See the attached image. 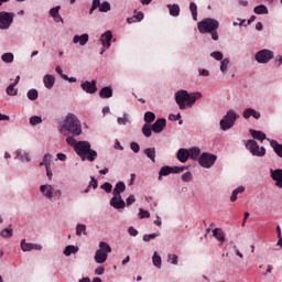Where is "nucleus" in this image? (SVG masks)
Wrapping results in <instances>:
<instances>
[{
	"label": "nucleus",
	"instance_id": "obj_1",
	"mask_svg": "<svg viewBox=\"0 0 282 282\" xmlns=\"http://www.w3.org/2000/svg\"><path fill=\"white\" fill-rule=\"evenodd\" d=\"M66 142L69 147H73L75 153L80 156V160L85 162H94L98 158V152L91 149V143L89 141H76L74 137H67Z\"/></svg>",
	"mask_w": 282,
	"mask_h": 282
},
{
	"label": "nucleus",
	"instance_id": "obj_2",
	"mask_svg": "<svg viewBox=\"0 0 282 282\" xmlns=\"http://www.w3.org/2000/svg\"><path fill=\"white\" fill-rule=\"evenodd\" d=\"M59 133L63 135H67L70 133V138H76L83 133V124H80V120L74 113H68L63 123L58 127Z\"/></svg>",
	"mask_w": 282,
	"mask_h": 282
},
{
	"label": "nucleus",
	"instance_id": "obj_3",
	"mask_svg": "<svg viewBox=\"0 0 282 282\" xmlns=\"http://www.w3.org/2000/svg\"><path fill=\"white\" fill-rule=\"evenodd\" d=\"M175 102L178 108L184 111V109H188V107H193L199 98H202V93H193L188 94L185 89H181L174 95Z\"/></svg>",
	"mask_w": 282,
	"mask_h": 282
},
{
	"label": "nucleus",
	"instance_id": "obj_4",
	"mask_svg": "<svg viewBox=\"0 0 282 282\" xmlns=\"http://www.w3.org/2000/svg\"><path fill=\"white\" fill-rule=\"evenodd\" d=\"M197 29L200 34H212L213 41H219V33L217 32L219 30V21L206 18L198 22Z\"/></svg>",
	"mask_w": 282,
	"mask_h": 282
},
{
	"label": "nucleus",
	"instance_id": "obj_5",
	"mask_svg": "<svg viewBox=\"0 0 282 282\" xmlns=\"http://www.w3.org/2000/svg\"><path fill=\"white\" fill-rule=\"evenodd\" d=\"M240 116L235 111V109H229L223 119L219 121V127L221 131H230L235 127V122L239 120Z\"/></svg>",
	"mask_w": 282,
	"mask_h": 282
},
{
	"label": "nucleus",
	"instance_id": "obj_6",
	"mask_svg": "<svg viewBox=\"0 0 282 282\" xmlns=\"http://www.w3.org/2000/svg\"><path fill=\"white\" fill-rule=\"evenodd\" d=\"M40 192L42 193L43 197H45V199H48V202H54V199H59L61 197H63V191H55L54 185L50 184L41 185Z\"/></svg>",
	"mask_w": 282,
	"mask_h": 282
},
{
	"label": "nucleus",
	"instance_id": "obj_7",
	"mask_svg": "<svg viewBox=\"0 0 282 282\" xmlns=\"http://www.w3.org/2000/svg\"><path fill=\"white\" fill-rule=\"evenodd\" d=\"M217 162V155L210 152H203L198 158V164L202 169H213Z\"/></svg>",
	"mask_w": 282,
	"mask_h": 282
},
{
	"label": "nucleus",
	"instance_id": "obj_8",
	"mask_svg": "<svg viewBox=\"0 0 282 282\" xmlns=\"http://www.w3.org/2000/svg\"><path fill=\"white\" fill-rule=\"evenodd\" d=\"M245 147L256 158H263L265 155V148L259 147V143L254 140H248Z\"/></svg>",
	"mask_w": 282,
	"mask_h": 282
},
{
	"label": "nucleus",
	"instance_id": "obj_9",
	"mask_svg": "<svg viewBox=\"0 0 282 282\" xmlns=\"http://www.w3.org/2000/svg\"><path fill=\"white\" fill-rule=\"evenodd\" d=\"M15 14L12 12L1 11L0 12V30H10V25L14 23Z\"/></svg>",
	"mask_w": 282,
	"mask_h": 282
},
{
	"label": "nucleus",
	"instance_id": "obj_10",
	"mask_svg": "<svg viewBox=\"0 0 282 282\" xmlns=\"http://www.w3.org/2000/svg\"><path fill=\"white\" fill-rule=\"evenodd\" d=\"M272 58H274V53L268 48L261 50L254 55V59L257 61V63H260L262 65L270 63Z\"/></svg>",
	"mask_w": 282,
	"mask_h": 282
},
{
	"label": "nucleus",
	"instance_id": "obj_11",
	"mask_svg": "<svg viewBox=\"0 0 282 282\" xmlns=\"http://www.w3.org/2000/svg\"><path fill=\"white\" fill-rule=\"evenodd\" d=\"M80 87L83 91H86V94H96L98 91V86H96V79H93L91 82H83Z\"/></svg>",
	"mask_w": 282,
	"mask_h": 282
},
{
	"label": "nucleus",
	"instance_id": "obj_12",
	"mask_svg": "<svg viewBox=\"0 0 282 282\" xmlns=\"http://www.w3.org/2000/svg\"><path fill=\"white\" fill-rule=\"evenodd\" d=\"M110 206H112V208H116V210H122L124 206H127V203H124L122 196L113 195L110 199Z\"/></svg>",
	"mask_w": 282,
	"mask_h": 282
},
{
	"label": "nucleus",
	"instance_id": "obj_13",
	"mask_svg": "<svg viewBox=\"0 0 282 282\" xmlns=\"http://www.w3.org/2000/svg\"><path fill=\"white\" fill-rule=\"evenodd\" d=\"M111 39H113V34L111 33V31H106L105 33H102L100 36L102 47L109 50L111 47Z\"/></svg>",
	"mask_w": 282,
	"mask_h": 282
},
{
	"label": "nucleus",
	"instance_id": "obj_14",
	"mask_svg": "<svg viewBox=\"0 0 282 282\" xmlns=\"http://www.w3.org/2000/svg\"><path fill=\"white\" fill-rule=\"evenodd\" d=\"M271 178L278 188H282V169L270 170Z\"/></svg>",
	"mask_w": 282,
	"mask_h": 282
},
{
	"label": "nucleus",
	"instance_id": "obj_15",
	"mask_svg": "<svg viewBox=\"0 0 282 282\" xmlns=\"http://www.w3.org/2000/svg\"><path fill=\"white\" fill-rule=\"evenodd\" d=\"M242 117L245 120H250V118H254V120H259L261 118V112L257 111L253 108H247L242 112Z\"/></svg>",
	"mask_w": 282,
	"mask_h": 282
},
{
	"label": "nucleus",
	"instance_id": "obj_16",
	"mask_svg": "<svg viewBox=\"0 0 282 282\" xmlns=\"http://www.w3.org/2000/svg\"><path fill=\"white\" fill-rule=\"evenodd\" d=\"M14 160H20V162H32V156L28 151H23L22 149H18L15 151Z\"/></svg>",
	"mask_w": 282,
	"mask_h": 282
},
{
	"label": "nucleus",
	"instance_id": "obj_17",
	"mask_svg": "<svg viewBox=\"0 0 282 282\" xmlns=\"http://www.w3.org/2000/svg\"><path fill=\"white\" fill-rule=\"evenodd\" d=\"M73 43L75 45H80L82 47H85L86 43H89V34L84 33L82 35H74Z\"/></svg>",
	"mask_w": 282,
	"mask_h": 282
},
{
	"label": "nucleus",
	"instance_id": "obj_18",
	"mask_svg": "<svg viewBox=\"0 0 282 282\" xmlns=\"http://www.w3.org/2000/svg\"><path fill=\"white\" fill-rule=\"evenodd\" d=\"M164 127H166V119H164V118L158 119L152 124V131L154 133H162V131H164Z\"/></svg>",
	"mask_w": 282,
	"mask_h": 282
},
{
	"label": "nucleus",
	"instance_id": "obj_19",
	"mask_svg": "<svg viewBox=\"0 0 282 282\" xmlns=\"http://www.w3.org/2000/svg\"><path fill=\"white\" fill-rule=\"evenodd\" d=\"M176 158L178 162H182V164H185V162H188V158H189L188 150L184 148L178 149L176 153Z\"/></svg>",
	"mask_w": 282,
	"mask_h": 282
},
{
	"label": "nucleus",
	"instance_id": "obj_20",
	"mask_svg": "<svg viewBox=\"0 0 282 282\" xmlns=\"http://www.w3.org/2000/svg\"><path fill=\"white\" fill-rule=\"evenodd\" d=\"M124 191H127V185L124 184V182L119 181L115 185L112 195L122 196V193H124Z\"/></svg>",
	"mask_w": 282,
	"mask_h": 282
},
{
	"label": "nucleus",
	"instance_id": "obj_21",
	"mask_svg": "<svg viewBox=\"0 0 282 282\" xmlns=\"http://www.w3.org/2000/svg\"><path fill=\"white\" fill-rule=\"evenodd\" d=\"M268 141L270 142V145L272 147L278 158H282V144H280L279 141L272 139H268Z\"/></svg>",
	"mask_w": 282,
	"mask_h": 282
},
{
	"label": "nucleus",
	"instance_id": "obj_22",
	"mask_svg": "<svg viewBox=\"0 0 282 282\" xmlns=\"http://www.w3.org/2000/svg\"><path fill=\"white\" fill-rule=\"evenodd\" d=\"M43 83L46 89H52V87H54V84L56 83V78L54 77V75H45L43 77Z\"/></svg>",
	"mask_w": 282,
	"mask_h": 282
},
{
	"label": "nucleus",
	"instance_id": "obj_23",
	"mask_svg": "<svg viewBox=\"0 0 282 282\" xmlns=\"http://www.w3.org/2000/svg\"><path fill=\"white\" fill-rule=\"evenodd\" d=\"M187 151H188V155H189L191 160L199 161V155L202 154V149H199L197 147H193V148L188 149Z\"/></svg>",
	"mask_w": 282,
	"mask_h": 282
},
{
	"label": "nucleus",
	"instance_id": "obj_24",
	"mask_svg": "<svg viewBox=\"0 0 282 282\" xmlns=\"http://www.w3.org/2000/svg\"><path fill=\"white\" fill-rule=\"evenodd\" d=\"M108 253L100 251L99 249L95 252V261L97 263H105L107 261Z\"/></svg>",
	"mask_w": 282,
	"mask_h": 282
},
{
	"label": "nucleus",
	"instance_id": "obj_25",
	"mask_svg": "<svg viewBox=\"0 0 282 282\" xmlns=\"http://www.w3.org/2000/svg\"><path fill=\"white\" fill-rule=\"evenodd\" d=\"M117 123L119 126L131 124V115H129L128 112H123L122 117L117 118Z\"/></svg>",
	"mask_w": 282,
	"mask_h": 282
},
{
	"label": "nucleus",
	"instance_id": "obj_26",
	"mask_svg": "<svg viewBox=\"0 0 282 282\" xmlns=\"http://www.w3.org/2000/svg\"><path fill=\"white\" fill-rule=\"evenodd\" d=\"M213 237H215L217 241H226V234H224V230L221 228H215L213 230Z\"/></svg>",
	"mask_w": 282,
	"mask_h": 282
},
{
	"label": "nucleus",
	"instance_id": "obj_27",
	"mask_svg": "<svg viewBox=\"0 0 282 282\" xmlns=\"http://www.w3.org/2000/svg\"><path fill=\"white\" fill-rule=\"evenodd\" d=\"M99 96L100 98H111L113 96V89H111L109 86H106L100 89Z\"/></svg>",
	"mask_w": 282,
	"mask_h": 282
},
{
	"label": "nucleus",
	"instance_id": "obj_28",
	"mask_svg": "<svg viewBox=\"0 0 282 282\" xmlns=\"http://www.w3.org/2000/svg\"><path fill=\"white\" fill-rule=\"evenodd\" d=\"M59 10H61V7H55L50 10V14H51V17H53V19H54V21H56V23H61V21H63L61 13H58Z\"/></svg>",
	"mask_w": 282,
	"mask_h": 282
},
{
	"label": "nucleus",
	"instance_id": "obj_29",
	"mask_svg": "<svg viewBox=\"0 0 282 282\" xmlns=\"http://www.w3.org/2000/svg\"><path fill=\"white\" fill-rule=\"evenodd\" d=\"M76 252H78V247L68 245L65 247L63 254H65V257H72V254H76Z\"/></svg>",
	"mask_w": 282,
	"mask_h": 282
},
{
	"label": "nucleus",
	"instance_id": "obj_30",
	"mask_svg": "<svg viewBox=\"0 0 282 282\" xmlns=\"http://www.w3.org/2000/svg\"><path fill=\"white\" fill-rule=\"evenodd\" d=\"M250 134L252 135V138L254 140H259L260 142H263V140H268L265 137V133H263L261 131L250 129Z\"/></svg>",
	"mask_w": 282,
	"mask_h": 282
},
{
	"label": "nucleus",
	"instance_id": "obj_31",
	"mask_svg": "<svg viewBox=\"0 0 282 282\" xmlns=\"http://www.w3.org/2000/svg\"><path fill=\"white\" fill-rule=\"evenodd\" d=\"M152 263H153V267L158 268L159 270L162 268V257L158 254V251H155L152 257Z\"/></svg>",
	"mask_w": 282,
	"mask_h": 282
},
{
	"label": "nucleus",
	"instance_id": "obj_32",
	"mask_svg": "<svg viewBox=\"0 0 282 282\" xmlns=\"http://www.w3.org/2000/svg\"><path fill=\"white\" fill-rule=\"evenodd\" d=\"M40 166H45V167L52 166V154L50 153L44 154L42 162H40Z\"/></svg>",
	"mask_w": 282,
	"mask_h": 282
},
{
	"label": "nucleus",
	"instance_id": "obj_33",
	"mask_svg": "<svg viewBox=\"0 0 282 282\" xmlns=\"http://www.w3.org/2000/svg\"><path fill=\"white\" fill-rule=\"evenodd\" d=\"M171 17H180V4H167Z\"/></svg>",
	"mask_w": 282,
	"mask_h": 282
},
{
	"label": "nucleus",
	"instance_id": "obj_34",
	"mask_svg": "<svg viewBox=\"0 0 282 282\" xmlns=\"http://www.w3.org/2000/svg\"><path fill=\"white\" fill-rule=\"evenodd\" d=\"M143 153L151 160V162H155V148H147L143 150Z\"/></svg>",
	"mask_w": 282,
	"mask_h": 282
},
{
	"label": "nucleus",
	"instance_id": "obj_35",
	"mask_svg": "<svg viewBox=\"0 0 282 282\" xmlns=\"http://www.w3.org/2000/svg\"><path fill=\"white\" fill-rule=\"evenodd\" d=\"M20 246H21L22 252H30L31 250H33V243L26 242L25 239L21 240Z\"/></svg>",
	"mask_w": 282,
	"mask_h": 282
},
{
	"label": "nucleus",
	"instance_id": "obj_36",
	"mask_svg": "<svg viewBox=\"0 0 282 282\" xmlns=\"http://www.w3.org/2000/svg\"><path fill=\"white\" fill-rule=\"evenodd\" d=\"M171 173H173L171 166L161 167L159 172V180L162 181V177H166V175H171Z\"/></svg>",
	"mask_w": 282,
	"mask_h": 282
},
{
	"label": "nucleus",
	"instance_id": "obj_37",
	"mask_svg": "<svg viewBox=\"0 0 282 282\" xmlns=\"http://www.w3.org/2000/svg\"><path fill=\"white\" fill-rule=\"evenodd\" d=\"M246 191V187L239 186L236 189L232 191L230 196V202H237V195L243 193Z\"/></svg>",
	"mask_w": 282,
	"mask_h": 282
},
{
	"label": "nucleus",
	"instance_id": "obj_38",
	"mask_svg": "<svg viewBox=\"0 0 282 282\" xmlns=\"http://www.w3.org/2000/svg\"><path fill=\"white\" fill-rule=\"evenodd\" d=\"M98 250L101 252H106V254H109V253H111V246H109V243H107L105 241H100Z\"/></svg>",
	"mask_w": 282,
	"mask_h": 282
},
{
	"label": "nucleus",
	"instance_id": "obj_39",
	"mask_svg": "<svg viewBox=\"0 0 282 282\" xmlns=\"http://www.w3.org/2000/svg\"><path fill=\"white\" fill-rule=\"evenodd\" d=\"M254 14H268V7H265L264 4H259L257 7H254L253 9Z\"/></svg>",
	"mask_w": 282,
	"mask_h": 282
},
{
	"label": "nucleus",
	"instance_id": "obj_40",
	"mask_svg": "<svg viewBox=\"0 0 282 282\" xmlns=\"http://www.w3.org/2000/svg\"><path fill=\"white\" fill-rule=\"evenodd\" d=\"M17 87V84H10L6 91L8 96H17V94H19V89L14 88Z\"/></svg>",
	"mask_w": 282,
	"mask_h": 282
},
{
	"label": "nucleus",
	"instance_id": "obj_41",
	"mask_svg": "<svg viewBox=\"0 0 282 282\" xmlns=\"http://www.w3.org/2000/svg\"><path fill=\"white\" fill-rule=\"evenodd\" d=\"M228 65H230V59L225 58L220 62L221 74H228Z\"/></svg>",
	"mask_w": 282,
	"mask_h": 282
},
{
	"label": "nucleus",
	"instance_id": "obj_42",
	"mask_svg": "<svg viewBox=\"0 0 282 282\" xmlns=\"http://www.w3.org/2000/svg\"><path fill=\"white\" fill-rule=\"evenodd\" d=\"M153 131V127L149 126L148 123L143 124L142 133L145 138H151Z\"/></svg>",
	"mask_w": 282,
	"mask_h": 282
},
{
	"label": "nucleus",
	"instance_id": "obj_43",
	"mask_svg": "<svg viewBox=\"0 0 282 282\" xmlns=\"http://www.w3.org/2000/svg\"><path fill=\"white\" fill-rule=\"evenodd\" d=\"M155 120V113L152 111H147L144 113V122H147L148 124H150V122H153Z\"/></svg>",
	"mask_w": 282,
	"mask_h": 282
},
{
	"label": "nucleus",
	"instance_id": "obj_44",
	"mask_svg": "<svg viewBox=\"0 0 282 282\" xmlns=\"http://www.w3.org/2000/svg\"><path fill=\"white\" fill-rule=\"evenodd\" d=\"M29 100H36L39 98V90L32 88L26 93Z\"/></svg>",
	"mask_w": 282,
	"mask_h": 282
},
{
	"label": "nucleus",
	"instance_id": "obj_45",
	"mask_svg": "<svg viewBox=\"0 0 282 282\" xmlns=\"http://www.w3.org/2000/svg\"><path fill=\"white\" fill-rule=\"evenodd\" d=\"M3 63H12L14 61V54L12 53H4L1 56Z\"/></svg>",
	"mask_w": 282,
	"mask_h": 282
},
{
	"label": "nucleus",
	"instance_id": "obj_46",
	"mask_svg": "<svg viewBox=\"0 0 282 282\" xmlns=\"http://www.w3.org/2000/svg\"><path fill=\"white\" fill-rule=\"evenodd\" d=\"M41 122H43V118H41L40 116H33L30 118V124L32 127H36V124H41Z\"/></svg>",
	"mask_w": 282,
	"mask_h": 282
},
{
	"label": "nucleus",
	"instance_id": "obj_47",
	"mask_svg": "<svg viewBox=\"0 0 282 282\" xmlns=\"http://www.w3.org/2000/svg\"><path fill=\"white\" fill-rule=\"evenodd\" d=\"M138 217L139 219H149V217H151V213H149V210H144L143 208H139Z\"/></svg>",
	"mask_w": 282,
	"mask_h": 282
},
{
	"label": "nucleus",
	"instance_id": "obj_48",
	"mask_svg": "<svg viewBox=\"0 0 282 282\" xmlns=\"http://www.w3.org/2000/svg\"><path fill=\"white\" fill-rule=\"evenodd\" d=\"M189 11L192 12L193 19L197 21V4L195 2L189 3Z\"/></svg>",
	"mask_w": 282,
	"mask_h": 282
},
{
	"label": "nucleus",
	"instance_id": "obj_49",
	"mask_svg": "<svg viewBox=\"0 0 282 282\" xmlns=\"http://www.w3.org/2000/svg\"><path fill=\"white\" fill-rule=\"evenodd\" d=\"M87 226L78 224L76 227V235L80 237V235H87L86 232Z\"/></svg>",
	"mask_w": 282,
	"mask_h": 282
},
{
	"label": "nucleus",
	"instance_id": "obj_50",
	"mask_svg": "<svg viewBox=\"0 0 282 282\" xmlns=\"http://www.w3.org/2000/svg\"><path fill=\"white\" fill-rule=\"evenodd\" d=\"M111 10V4L107 1L99 6V12H109Z\"/></svg>",
	"mask_w": 282,
	"mask_h": 282
},
{
	"label": "nucleus",
	"instance_id": "obj_51",
	"mask_svg": "<svg viewBox=\"0 0 282 282\" xmlns=\"http://www.w3.org/2000/svg\"><path fill=\"white\" fill-rule=\"evenodd\" d=\"M13 232H14V231H13L12 229L7 228V229H3V230L0 232V235H1V237H3V239H10V237H12Z\"/></svg>",
	"mask_w": 282,
	"mask_h": 282
},
{
	"label": "nucleus",
	"instance_id": "obj_52",
	"mask_svg": "<svg viewBox=\"0 0 282 282\" xmlns=\"http://www.w3.org/2000/svg\"><path fill=\"white\" fill-rule=\"evenodd\" d=\"M156 237H160V231H156L154 234H147L143 236V241L149 242L151 239H155Z\"/></svg>",
	"mask_w": 282,
	"mask_h": 282
},
{
	"label": "nucleus",
	"instance_id": "obj_53",
	"mask_svg": "<svg viewBox=\"0 0 282 282\" xmlns=\"http://www.w3.org/2000/svg\"><path fill=\"white\" fill-rule=\"evenodd\" d=\"M101 191H105L106 193H111L113 191V185L111 183L106 182L102 185H100Z\"/></svg>",
	"mask_w": 282,
	"mask_h": 282
},
{
	"label": "nucleus",
	"instance_id": "obj_54",
	"mask_svg": "<svg viewBox=\"0 0 282 282\" xmlns=\"http://www.w3.org/2000/svg\"><path fill=\"white\" fill-rule=\"evenodd\" d=\"M210 56L215 58V61H224V54L219 51L212 52Z\"/></svg>",
	"mask_w": 282,
	"mask_h": 282
},
{
	"label": "nucleus",
	"instance_id": "obj_55",
	"mask_svg": "<svg viewBox=\"0 0 282 282\" xmlns=\"http://www.w3.org/2000/svg\"><path fill=\"white\" fill-rule=\"evenodd\" d=\"M178 259L180 258L177 257V254H169L167 256V261L170 263H172V265H177Z\"/></svg>",
	"mask_w": 282,
	"mask_h": 282
},
{
	"label": "nucleus",
	"instance_id": "obj_56",
	"mask_svg": "<svg viewBox=\"0 0 282 282\" xmlns=\"http://www.w3.org/2000/svg\"><path fill=\"white\" fill-rule=\"evenodd\" d=\"M88 186L90 188H94V191H96V188H98V181L96 180V177L90 176V182H89Z\"/></svg>",
	"mask_w": 282,
	"mask_h": 282
},
{
	"label": "nucleus",
	"instance_id": "obj_57",
	"mask_svg": "<svg viewBox=\"0 0 282 282\" xmlns=\"http://www.w3.org/2000/svg\"><path fill=\"white\" fill-rule=\"evenodd\" d=\"M172 173H184L186 171L185 166H171Z\"/></svg>",
	"mask_w": 282,
	"mask_h": 282
},
{
	"label": "nucleus",
	"instance_id": "obj_58",
	"mask_svg": "<svg viewBox=\"0 0 282 282\" xmlns=\"http://www.w3.org/2000/svg\"><path fill=\"white\" fill-rule=\"evenodd\" d=\"M183 182H191L193 180V174L191 172H186L182 175Z\"/></svg>",
	"mask_w": 282,
	"mask_h": 282
},
{
	"label": "nucleus",
	"instance_id": "obj_59",
	"mask_svg": "<svg viewBox=\"0 0 282 282\" xmlns=\"http://www.w3.org/2000/svg\"><path fill=\"white\" fill-rule=\"evenodd\" d=\"M130 149H131V151H133V153H140V144H138L135 142H132L130 144Z\"/></svg>",
	"mask_w": 282,
	"mask_h": 282
},
{
	"label": "nucleus",
	"instance_id": "obj_60",
	"mask_svg": "<svg viewBox=\"0 0 282 282\" xmlns=\"http://www.w3.org/2000/svg\"><path fill=\"white\" fill-rule=\"evenodd\" d=\"M134 202H135V196L134 195H130L126 199V206H131V204H134Z\"/></svg>",
	"mask_w": 282,
	"mask_h": 282
},
{
	"label": "nucleus",
	"instance_id": "obj_61",
	"mask_svg": "<svg viewBox=\"0 0 282 282\" xmlns=\"http://www.w3.org/2000/svg\"><path fill=\"white\" fill-rule=\"evenodd\" d=\"M55 72L61 76V78H63V80L67 79V75L63 73V69L61 68V66H56Z\"/></svg>",
	"mask_w": 282,
	"mask_h": 282
},
{
	"label": "nucleus",
	"instance_id": "obj_62",
	"mask_svg": "<svg viewBox=\"0 0 282 282\" xmlns=\"http://www.w3.org/2000/svg\"><path fill=\"white\" fill-rule=\"evenodd\" d=\"M95 274L97 276H102V274H105V267H98L97 269H95Z\"/></svg>",
	"mask_w": 282,
	"mask_h": 282
},
{
	"label": "nucleus",
	"instance_id": "obj_63",
	"mask_svg": "<svg viewBox=\"0 0 282 282\" xmlns=\"http://www.w3.org/2000/svg\"><path fill=\"white\" fill-rule=\"evenodd\" d=\"M232 250L235 251L237 257H239V259H243V253L239 250V248H237V245L232 246Z\"/></svg>",
	"mask_w": 282,
	"mask_h": 282
},
{
	"label": "nucleus",
	"instance_id": "obj_64",
	"mask_svg": "<svg viewBox=\"0 0 282 282\" xmlns=\"http://www.w3.org/2000/svg\"><path fill=\"white\" fill-rule=\"evenodd\" d=\"M128 232L131 237H138V229L133 228V227H129L128 228Z\"/></svg>",
	"mask_w": 282,
	"mask_h": 282
}]
</instances>
